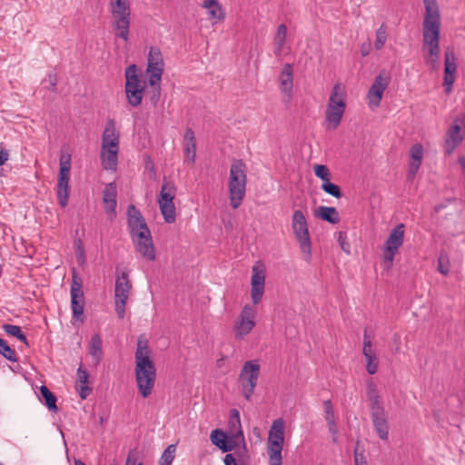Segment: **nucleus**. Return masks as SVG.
Masks as SVG:
<instances>
[{
  "label": "nucleus",
  "instance_id": "1a4fd4ad",
  "mask_svg": "<svg viewBox=\"0 0 465 465\" xmlns=\"http://www.w3.org/2000/svg\"><path fill=\"white\" fill-rule=\"evenodd\" d=\"M125 79L124 88L127 101L132 106L137 107L142 103L144 86L142 84V81L139 78L137 66L135 64H131L126 67Z\"/></svg>",
  "mask_w": 465,
  "mask_h": 465
},
{
  "label": "nucleus",
  "instance_id": "ea45409f",
  "mask_svg": "<svg viewBox=\"0 0 465 465\" xmlns=\"http://www.w3.org/2000/svg\"><path fill=\"white\" fill-rule=\"evenodd\" d=\"M371 402V414H382V412H386L385 409L382 405V401L381 399V396L373 397L372 399L369 400Z\"/></svg>",
  "mask_w": 465,
  "mask_h": 465
},
{
  "label": "nucleus",
  "instance_id": "423d86ee",
  "mask_svg": "<svg viewBox=\"0 0 465 465\" xmlns=\"http://www.w3.org/2000/svg\"><path fill=\"white\" fill-rule=\"evenodd\" d=\"M284 442V422L278 419L272 422L268 436V456L270 465H282V450Z\"/></svg>",
  "mask_w": 465,
  "mask_h": 465
},
{
  "label": "nucleus",
  "instance_id": "5fc2aeb1",
  "mask_svg": "<svg viewBox=\"0 0 465 465\" xmlns=\"http://www.w3.org/2000/svg\"><path fill=\"white\" fill-rule=\"evenodd\" d=\"M354 462L355 465H366L367 461L362 453H360L358 451V449L356 448L354 450Z\"/></svg>",
  "mask_w": 465,
  "mask_h": 465
},
{
  "label": "nucleus",
  "instance_id": "c9c22d12",
  "mask_svg": "<svg viewBox=\"0 0 465 465\" xmlns=\"http://www.w3.org/2000/svg\"><path fill=\"white\" fill-rule=\"evenodd\" d=\"M387 40V27L382 24L376 31V39L374 46L376 50H381Z\"/></svg>",
  "mask_w": 465,
  "mask_h": 465
},
{
  "label": "nucleus",
  "instance_id": "9d476101",
  "mask_svg": "<svg viewBox=\"0 0 465 465\" xmlns=\"http://www.w3.org/2000/svg\"><path fill=\"white\" fill-rule=\"evenodd\" d=\"M260 375V365L257 361H246L239 375V382L242 387V393L247 401H250L257 385Z\"/></svg>",
  "mask_w": 465,
  "mask_h": 465
},
{
  "label": "nucleus",
  "instance_id": "c85d7f7f",
  "mask_svg": "<svg viewBox=\"0 0 465 465\" xmlns=\"http://www.w3.org/2000/svg\"><path fill=\"white\" fill-rule=\"evenodd\" d=\"M374 428L381 440H387L389 435V425L387 412L382 414H371Z\"/></svg>",
  "mask_w": 465,
  "mask_h": 465
},
{
  "label": "nucleus",
  "instance_id": "9b49d317",
  "mask_svg": "<svg viewBox=\"0 0 465 465\" xmlns=\"http://www.w3.org/2000/svg\"><path fill=\"white\" fill-rule=\"evenodd\" d=\"M132 282L127 272H121L117 274L114 285L115 312L120 319L125 314V305L132 290Z\"/></svg>",
  "mask_w": 465,
  "mask_h": 465
},
{
  "label": "nucleus",
  "instance_id": "bf43d9fd",
  "mask_svg": "<svg viewBox=\"0 0 465 465\" xmlns=\"http://www.w3.org/2000/svg\"><path fill=\"white\" fill-rule=\"evenodd\" d=\"M136 452L135 450H132L129 452L128 457L125 461V465H136Z\"/></svg>",
  "mask_w": 465,
  "mask_h": 465
},
{
  "label": "nucleus",
  "instance_id": "49530a36",
  "mask_svg": "<svg viewBox=\"0 0 465 465\" xmlns=\"http://www.w3.org/2000/svg\"><path fill=\"white\" fill-rule=\"evenodd\" d=\"M150 86L152 87V91L149 93L150 101L153 105H155L160 99V94H161L160 83L156 84L155 85H150Z\"/></svg>",
  "mask_w": 465,
  "mask_h": 465
},
{
  "label": "nucleus",
  "instance_id": "2f4dec72",
  "mask_svg": "<svg viewBox=\"0 0 465 465\" xmlns=\"http://www.w3.org/2000/svg\"><path fill=\"white\" fill-rule=\"evenodd\" d=\"M287 36V27L284 24L278 26L276 35L274 36V54L276 56L282 54L285 40Z\"/></svg>",
  "mask_w": 465,
  "mask_h": 465
},
{
  "label": "nucleus",
  "instance_id": "ddd939ff",
  "mask_svg": "<svg viewBox=\"0 0 465 465\" xmlns=\"http://www.w3.org/2000/svg\"><path fill=\"white\" fill-rule=\"evenodd\" d=\"M71 169V156L62 155L57 182V198L59 204L65 207L69 198V176Z\"/></svg>",
  "mask_w": 465,
  "mask_h": 465
},
{
  "label": "nucleus",
  "instance_id": "412c9836",
  "mask_svg": "<svg viewBox=\"0 0 465 465\" xmlns=\"http://www.w3.org/2000/svg\"><path fill=\"white\" fill-rule=\"evenodd\" d=\"M120 135L116 130L114 121L108 119L102 134L101 149H119Z\"/></svg>",
  "mask_w": 465,
  "mask_h": 465
},
{
  "label": "nucleus",
  "instance_id": "72a5a7b5",
  "mask_svg": "<svg viewBox=\"0 0 465 465\" xmlns=\"http://www.w3.org/2000/svg\"><path fill=\"white\" fill-rule=\"evenodd\" d=\"M176 451V445L170 444L163 452L160 460L159 465H172Z\"/></svg>",
  "mask_w": 465,
  "mask_h": 465
},
{
  "label": "nucleus",
  "instance_id": "a18cd8bd",
  "mask_svg": "<svg viewBox=\"0 0 465 465\" xmlns=\"http://www.w3.org/2000/svg\"><path fill=\"white\" fill-rule=\"evenodd\" d=\"M411 160L421 161L423 156V149L420 143H416L411 146Z\"/></svg>",
  "mask_w": 465,
  "mask_h": 465
},
{
  "label": "nucleus",
  "instance_id": "4c0bfd02",
  "mask_svg": "<svg viewBox=\"0 0 465 465\" xmlns=\"http://www.w3.org/2000/svg\"><path fill=\"white\" fill-rule=\"evenodd\" d=\"M322 189L326 193H328L335 198H341L342 195L341 188L338 185L331 183L330 180L322 183Z\"/></svg>",
  "mask_w": 465,
  "mask_h": 465
},
{
  "label": "nucleus",
  "instance_id": "79ce46f5",
  "mask_svg": "<svg viewBox=\"0 0 465 465\" xmlns=\"http://www.w3.org/2000/svg\"><path fill=\"white\" fill-rule=\"evenodd\" d=\"M366 371L369 374H375L378 371L379 361L376 355H369L365 357Z\"/></svg>",
  "mask_w": 465,
  "mask_h": 465
},
{
  "label": "nucleus",
  "instance_id": "c03bdc74",
  "mask_svg": "<svg viewBox=\"0 0 465 465\" xmlns=\"http://www.w3.org/2000/svg\"><path fill=\"white\" fill-rule=\"evenodd\" d=\"M362 353L364 357H367L369 355H376L375 351L372 350V343L371 338L367 335L366 331L364 332L363 336Z\"/></svg>",
  "mask_w": 465,
  "mask_h": 465
},
{
  "label": "nucleus",
  "instance_id": "a878e982",
  "mask_svg": "<svg viewBox=\"0 0 465 465\" xmlns=\"http://www.w3.org/2000/svg\"><path fill=\"white\" fill-rule=\"evenodd\" d=\"M119 149H101L100 159L102 166L106 171L114 172L117 169Z\"/></svg>",
  "mask_w": 465,
  "mask_h": 465
},
{
  "label": "nucleus",
  "instance_id": "2eb2a0df",
  "mask_svg": "<svg viewBox=\"0 0 465 465\" xmlns=\"http://www.w3.org/2000/svg\"><path fill=\"white\" fill-rule=\"evenodd\" d=\"M82 279L78 276L75 270L73 271L71 284V308L73 316L77 321H83L84 297L82 290Z\"/></svg>",
  "mask_w": 465,
  "mask_h": 465
},
{
  "label": "nucleus",
  "instance_id": "f704fd0d",
  "mask_svg": "<svg viewBox=\"0 0 465 465\" xmlns=\"http://www.w3.org/2000/svg\"><path fill=\"white\" fill-rule=\"evenodd\" d=\"M0 354L12 362L17 361L15 351L3 339H0Z\"/></svg>",
  "mask_w": 465,
  "mask_h": 465
},
{
  "label": "nucleus",
  "instance_id": "774afa93",
  "mask_svg": "<svg viewBox=\"0 0 465 465\" xmlns=\"http://www.w3.org/2000/svg\"><path fill=\"white\" fill-rule=\"evenodd\" d=\"M459 163L461 165L463 171H465V157L464 156H460L459 158Z\"/></svg>",
  "mask_w": 465,
  "mask_h": 465
},
{
  "label": "nucleus",
  "instance_id": "7ed1b4c3",
  "mask_svg": "<svg viewBox=\"0 0 465 465\" xmlns=\"http://www.w3.org/2000/svg\"><path fill=\"white\" fill-rule=\"evenodd\" d=\"M246 166L242 160H234L230 168L229 197L233 209H237L245 196L246 192Z\"/></svg>",
  "mask_w": 465,
  "mask_h": 465
},
{
  "label": "nucleus",
  "instance_id": "680f3d73",
  "mask_svg": "<svg viewBox=\"0 0 465 465\" xmlns=\"http://www.w3.org/2000/svg\"><path fill=\"white\" fill-rule=\"evenodd\" d=\"M385 250V252H384V261L385 262H388L390 264L392 263L393 262V259H394V256L395 254L398 252H391V251H388L384 248Z\"/></svg>",
  "mask_w": 465,
  "mask_h": 465
},
{
  "label": "nucleus",
  "instance_id": "7c9ffc66",
  "mask_svg": "<svg viewBox=\"0 0 465 465\" xmlns=\"http://www.w3.org/2000/svg\"><path fill=\"white\" fill-rule=\"evenodd\" d=\"M316 215L323 221L331 224L339 223V214L335 207L320 206L317 210Z\"/></svg>",
  "mask_w": 465,
  "mask_h": 465
},
{
  "label": "nucleus",
  "instance_id": "09e8293b",
  "mask_svg": "<svg viewBox=\"0 0 465 465\" xmlns=\"http://www.w3.org/2000/svg\"><path fill=\"white\" fill-rule=\"evenodd\" d=\"M421 161L410 160V167L408 172V179H413L415 174L417 173Z\"/></svg>",
  "mask_w": 465,
  "mask_h": 465
},
{
  "label": "nucleus",
  "instance_id": "3c124183",
  "mask_svg": "<svg viewBox=\"0 0 465 465\" xmlns=\"http://www.w3.org/2000/svg\"><path fill=\"white\" fill-rule=\"evenodd\" d=\"M5 331L14 337H17L21 332V328L17 325L5 324L3 326Z\"/></svg>",
  "mask_w": 465,
  "mask_h": 465
},
{
  "label": "nucleus",
  "instance_id": "20e7f679",
  "mask_svg": "<svg viewBox=\"0 0 465 465\" xmlns=\"http://www.w3.org/2000/svg\"><path fill=\"white\" fill-rule=\"evenodd\" d=\"M115 37L124 42L129 40L131 25V7L129 0H109Z\"/></svg>",
  "mask_w": 465,
  "mask_h": 465
},
{
  "label": "nucleus",
  "instance_id": "f257e3e1",
  "mask_svg": "<svg viewBox=\"0 0 465 465\" xmlns=\"http://www.w3.org/2000/svg\"><path fill=\"white\" fill-rule=\"evenodd\" d=\"M151 350L143 336H140L135 351V381L138 391L143 398H148L156 381V369L151 359Z\"/></svg>",
  "mask_w": 465,
  "mask_h": 465
},
{
  "label": "nucleus",
  "instance_id": "8fccbe9b",
  "mask_svg": "<svg viewBox=\"0 0 465 465\" xmlns=\"http://www.w3.org/2000/svg\"><path fill=\"white\" fill-rule=\"evenodd\" d=\"M104 204L106 214L110 217V219H114L116 215V201H110L104 203Z\"/></svg>",
  "mask_w": 465,
  "mask_h": 465
},
{
  "label": "nucleus",
  "instance_id": "052dcab7",
  "mask_svg": "<svg viewBox=\"0 0 465 465\" xmlns=\"http://www.w3.org/2000/svg\"><path fill=\"white\" fill-rule=\"evenodd\" d=\"M328 428H329V431L330 433L332 435V440L333 442H337L338 441V430H337V427H336V422L332 423V425H328Z\"/></svg>",
  "mask_w": 465,
  "mask_h": 465
},
{
  "label": "nucleus",
  "instance_id": "a19ab883",
  "mask_svg": "<svg viewBox=\"0 0 465 465\" xmlns=\"http://www.w3.org/2000/svg\"><path fill=\"white\" fill-rule=\"evenodd\" d=\"M438 271L443 275H447L450 272V262L448 255L440 253L438 259Z\"/></svg>",
  "mask_w": 465,
  "mask_h": 465
},
{
  "label": "nucleus",
  "instance_id": "4be33fe9",
  "mask_svg": "<svg viewBox=\"0 0 465 465\" xmlns=\"http://www.w3.org/2000/svg\"><path fill=\"white\" fill-rule=\"evenodd\" d=\"M457 70V64L455 63V54L452 50H447L445 52L444 61V86L446 93H450L452 84L455 80V73Z\"/></svg>",
  "mask_w": 465,
  "mask_h": 465
},
{
  "label": "nucleus",
  "instance_id": "0e129e2a",
  "mask_svg": "<svg viewBox=\"0 0 465 465\" xmlns=\"http://www.w3.org/2000/svg\"><path fill=\"white\" fill-rule=\"evenodd\" d=\"M9 153L6 150L0 149V166L5 164L8 160Z\"/></svg>",
  "mask_w": 465,
  "mask_h": 465
},
{
  "label": "nucleus",
  "instance_id": "4d7b16f0",
  "mask_svg": "<svg viewBox=\"0 0 465 465\" xmlns=\"http://www.w3.org/2000/svg\"><path fill=\"white\" fill-rule=\"evenodd\" d=\"M238 453L235 452L233 454L230 453V454H226L225 457H224V464L225 465H237V461H236V459L234 457V455H237Z\"/></svg>",
  "mask_w": 465,
  "mask_h": 465
},
{
  "label": "nucleus",
  "instance_id": "a211bd4d",
  "mask_svg": "<svg viewBox=\"0 0 465 465\" xmlns=\"http://www.w3.org/2000/svg\"><path fill=\"white\" fill-rule=\"evenodd\" d=\"M265 271L262 263H256L252 270L251 297L253 304H258L264 293Z\"/></svg>",
  "mask_w": 465,
  "mask_h": 465
},
{
  "label": "nucleus",
  "instance_id": "f3484780",
  "mask_svg": "<svg viewBox=\"0 0 465 465\" xmlns=\"http://www.w3.org/2000/svg\"><path fill=\"white\" fill-rule=\"evenodd\" d=\"M391 81V74L385 69L380 71L379 74L375 77L374 82L369 89L367 97L371 107L379 106L384 90L389 85Z\"/></svg>",
  "mask_w": 465,
  "mask_h": 465
},
{
  "label": "nucleus",
  "instance_id": "6e6d98bb",
  "mask_svg": "<svg viewBox=\"0 0 465 465\" xmlns=\"http://www.w3.org/2000/svg\"><path fill=\"white\" fill-rule=\"evenodd\" d=\"M91 388L86 384H82L79 390V396L81 399L84 400L91 392Z\"/></svg>",
  "mask_w": 465,
  "mask_h": 465
},
{
  "label": "nucleus",
  "instance_id": "e2e57ef3",
  "mask_svg": "<svg viewBox=\"0 0 465 465\" xmlns=\"http://www.w3.org/2000/svg\"><path fill=\"white\" fill-rule=\"evenodd\" d=\"M371 45L370 42L363 43L361 46V55L367 56L371 52Z\"/></svg>",
  "mask_w": 465,
  "mask_h": 465
},
{
  "label": "nucleus",
  "instance_id": "0eeeda50",
  "mask_svg": "<svg viewBox=\"0 0 465 465\" xmlns=\"http://www.w3.org/2000/svg\"><path fill=\"white\" fill-rule=\"evenodd\" d=\"M292 229L301 251L304 253V260L309 262L312 258V242L309 233V226L304 213L301 210H295L292 216Z\"/></svg>",
  "mask_w": 465,
  "mask_h": 465
},
{
  "label": "nucleus",
  "instance_id": "39448f33",
  "mask_svg": "<svg viewBox=\"0 0 465 465\" xmlns=\"http://www.w3.org/2000/svg\"><path fill=\"white\" fill-rule=\"evenodd\" d=\"M345 108L346 102L344 89L341 84H336L332 87L326 107L325 123L327 129H337L345 113Z\"/></svg>",
  "mask_w": 465,
  "mask_h": 465
},
{
  "label": "nucleus",
  "instance_id": "37998d69",
  "mask_svg": "<svg viewBox=\"0 0 465 465\" xmlns=\"http://www.w3.org/2000/svg\"><path fill=\"white\" fill-rule=\"evenodd\" d=\"M314 173L318 178L322 179L323 183L330 180V172L326 165L316 164L314 166Z\"/></svg>",
  "mask_w": 465,
  "mask_h": 465
},
{
  "label": "nucleus",
  "instance_id": "69168bd1",
  "mask_svg": "<svg viewBox=\"0 0 465 465\" xmlns=\"http://www.w3.org/2000/svg\"><path fill=\"white\" fill-rule=\"evenodd\" d=\"M16 338L19 341H21L22 342L27 344V339H26L25 335L23 332H21Z\"/></svg>",
  "mask_w": 465,
  "mask_h": 465
},
{
  "label": "nucleus",
  "instance_id": "338daca9",
  "mask_svg": "<svg viewBox=\"0 0 465 465\" xmlns=\"http://www.w3.org/2000/svg\"><path fill=\"white\" fill-rule=\"evenodd\" d=\"M146 168L151 169L152 171L154 170L153 163L150 159L146 162Z\"/></svg>",
  "mask_w": 465,
  "mask_h": 465
},
{
  "label": "nucleus",
  "instance_id": "4468645a",
  "mask_svg": "<svg viewBox=\"0 0 465 465\" xmlns=\"http://www.w3.org/2000/svg\"><path fill=\"white\" fill-rule=\"evenodd\" d=\"M127 224L132 240L138 237L144 238V235L149 236V234H151L141 212L133 204L129 205L127 208Z\"/></svg>",
  "mask_w": 465,
  "mask_h": 465
},
{
  "label": "nucleus",
  "instance_id": "603ef678",
  "mask_svg": "<svg viewBox=\"0 0 465 465\" xmlns=\"http://www.w3.org/2000/svg\"><path fill=\"white\" fill-rule=\"evenodd\" d=\"M77 381H79L81 384H86L88 382L89 374L88 372L84 370L81 366L77 370Z\"/></svg>",
  "mask_w": 465,
  "mask_h": 465
},
{
  "label": "nucleus",
  "instance_id": "dca6fc26",
  "mask_svg": "<svg viewBox=\"0 0 465 465\" xmlns=\"http://www.w3.org/2000/svg\"><path fill=\"white\" fill-rule=\"evenodd\" d=\"M163 59L158 47H151L148 54L146 74L150 85L159 84L163 73Z\"/></svg>",
  "mask_w": 465,
  "mask_h": 465
},
{
  "label": "nucleus",
  "instance_id": "de8ad7c7",
  "mask_svg": "<svg viewBox=\"0 0 465 465\" xmlns=\"http://www.w3.org/2000/svg\"><path fill=\"white\" fill-rule=\"evenodd\" d=\"M338 242L341 245V250L347 254L351 253L350 244L346 241V234L342 232H340L338 234Z\"/></svg>",
  "mask_w": 465,
  "mask_h": 465
},
{
  "label": "nucleus",
  "instance_id": "13d9d810",
  "mask_svg": "<svg viewBox=\"0 0 465 465\" xmlns=\"http://www.w3.org/2000/svg\"><path fill=\"white\" fill-rule=\"evenodd\" d=\"M439 54L440 53H437L436 55L429 54L427 63L431 65L432 69L438 67Z\"/></svg>",
  "mask_w": 465,
  "mask_h": 465
},
{
  "label": "nucleus",
  "instance_id": "aec40b11",
  "mask_svg": "<svg viewBox=\"0 0 465 465\" xmlns=\"http://www.w3.org/2000/svg\"><path fill=\"white\" fill-rule=\"evenodd\" d=\"M229 441L237 445L242 444V452H246L243 432L242 430L240 414L236 409L231 410L229 418Z\"/></svg>",
  "mask_w": 465,
  "mask_h": 465
},
{
  "label": "nucleus",
  "instance_id": "cd10ccee",
  "mask_svg": "<svg viewBox=\"0 0 465 465\" xmlns=\"http://www.w3.org/2000/svg\"><path fill=\"white\" fill-rule=\"evenodd\" d=\"M211 440L213 444L217 446L224 452L232 450L236 446V444L230 442L229 437L220 430H214L212 431Z\"/></svg>",
  "mask_w": 465,
  "mask_h": 465
},
{
  "label": "nucleus",
  "instance_id": "473e14b6",
  "mask_svg": "<svg viewBox=\"0 0 465 465\" xmlns=\"http://www.w3.org/2000/svg\"><path fill=\"white\" fill-rule=\"evenodd\" d=\"M40 393L42 398L45 400V404L48 410L53 412H57L56 397L49 391V389L46 386L42 385L40 387Z\"/></svg>",
  "mask_w": 465,
  "mask_h": 465
},
{
  "label": "nucleus",
  "instance_id": "58836bf2",
  "mask_svg": "<svg viewBox=\"0 0 465 465\" xmlns=\"http://www.w3.org/2000/svg\"><path fill=\"white\" fill-rule=\"evenodd\" d=\"M323 406L325 412V420L327 422V425H332V423L336 421L331 401L330 400L325 401L323 402Z\"/></svg>",
  "mask_w": 465,
  "mask_h": 465
},
{
  "label": "nucleus",
  "instance_id": "5701e85b",
  "mask_svg": "<svg viewBox=\"0 0 465 465\" xmlns=\"http://www.w3.org/2000/svg\"><path fill=\"white\" fill-rule=\"evenodd\" d=\"M135 248V251L140 253L141 256L149 260H155V250L152 239V235H144V238H136L132 240Z\"/></svg>",
  "mask_w": 465,
  "mask_h": 465
},
{
  "label": "nucleus",
  "instance_id": "393cba45",
  "mask_svg": "<svg viewBox=\"0 0 465 465\" xmlns=\"http://www.w3.org/2000/svg\"><path fill=\"white\" fill-rule=\"evenodd\" d=\"M404 239V224L400 223L391 232L385 242V249L391 252H398L403 244Z\"/></svg>",
  "mask_w": 465,
  "mask_h": 465
},
{
  "label": "nucleus",
  "instance_id": "6e6552de",
  "mask_svg": "<svg viewBox=\"0 0 465 465\" xmlns=\"http://www.w3.org/2000/svg\"><path fill=\"white\" fill-rule=\"evenodd\" d=\"M176 192L177 187L174 183L164 178L158 197V204L163 220L167 223L175 222L176 213L173 200Z\"/></svg>",
  "mask_w": 465,
  "mask_h": 465
},
{
  "label": "nucleus",
  "instance_id": "6ab92c4d",
  "mask_svg": "<svg viewBox=\"0 0 465 465\" xmlns=\"http://www.w3.org/2000/svg\"><path fill=\"white\" fill-rule=\"evenodd\" d=\"M279 88L282 94V102L288 105L292 100L293 69L291 64H285L279 74Z\"/></svg>",
  "mask_w": 465,
  "mask_h": 465
},
{
  "label": "nucleus",
  "instance_id": "864d4df0",
  "mask_svg": "<svg viewBox=\"0 0 465 465\" xmlns=\"http://www.w3.org/2000/svg\"><path fill=\"white\" fill-rule=\"evenodd\" d=\"M367 396H368L369 400L372 399L373 397L380 396L379 392H378V390H377V387H376V385L372 381L368 383Z\"/></svg>",
  "mask_w": 465,
  "mask_h": 465
},
{
  "label": "nucleus",
  "instance_id": "f8f14e48",
  "mask_svg": "<svg viewBox=\"0 0 465 465\" xmlns=\"http://www.w3.org/2000/svg\"><path fill=\"white\" fill-rule=\"evenodd\" d=\"M255 316L256 310L254 307L248 304L243 306L233 326L234 338L236 340L241 341L244 339L252 331L256 325Z\"/></svg>",
  "mask_w": 465,
  "mask_h": 465
},
{
  "label": "nucleus",
  "instance_id": "b1692460",
  "mask_svg": "<svg viewBox=\"0 0 465 465\" xmlns=\"http://www.w3.org/2000/svg\"><path fill=\"white\" fill-rule=\"evenodd\" d=\"M184 161L188 164L193 165L196 156V141L192 129L187 128L183 136Z\"/></svg>",
  "mask_w": 465,
  "mask_h": 465
},
{
  "label": "nucleus",
  "instance_id": "bb28decb",
  "mask_svg": "<svg viewBox=\"0 0 465 465\" xmlns=\"http://www.w3.org/2000/svg\"><path fill=\"white\" fill-rule=\"evenodd\" d=\"M88 351L94 366L98 365L103 359V341L99 334L92 336Z\"/></svg>",
  "mask_w": 465,
  "mask_h": 465
},
{
  "label": "nucleus",
  "instance_id": "e433bc0d",
  "mask_svg": "<svg viewBox=\"0 0 465 465\" xmlns=\"http://www.w3.org/2000/svg\"><path fill=\"white\" fill-rule=\"evenodd\" d=\"M117 189L114 183H108L103 192V201L107 203L110 201H116Z\"/></svg>",
  "mask_w": 465,
  "mask_h": 465
},
{
  "label": "nucleus",
  "instance_id": "f03ea898",
  "mask_svg": "<svg viewBox=\"0 0 465 465\" xmlns=\"http://www.w3.org/2000/svg\"><path fill=\"white\" fill-rule=\"evenodd\" d=\"M425 15L422 22L423 46L429 54L440 53V15L437 0H423Z\"/></svg>",
  "mask_w": 465,
  "mask_h": 465
},
{
  "label": "nucleus",
  "instance_id": "c756f323",
  "mask_svg": "<svg viewBox=\"0 0 465 465\" xmlns=\"http://www.w3.org/2000/svg\"><path fill=\"white\" fill-rule=\"evenodd\" d=\"M202 6L207 10L210 18L216 20L223 19V10L217 0H204Z\"/></svg>",
  "mask_w": 465,
  "mask_h": 465
}]
</instances>
